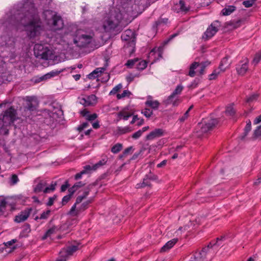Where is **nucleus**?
Instances as JSON below:
<instances>
[{
  "mask_svg": "<svg viewBox=\"0 0 261 261\" xmlns=\"http://www.w3.org/2000/svg\"><path fill=\"white\" fill-rule=\"evenodd\" d=\"M218 120L217 119H211L207 121H204L201 126V131L202 133H206L211 130L218 124Z\"/></svg>",
  "mask_w": 261,
  "mask_h": 261,
  "instance_id": "nucleus-9",
  "label": "nucleus"
},
{
  "mask_svg": "<svg viewBox=\"0 0 261 261\" xmlns=\"http://www.w3.org/2000/svg\"><path fill=\"white\" fill-rule=\"evenodd\" d=\"M24 8L27 10L21 19V23L27 36L30 39H34L40 35L44 29V25L34 4L25 5Z\"/></svg>",
  "mask_w": 261,
  "mask_h": 261,
  "instance_id": "nucleus-1",
  "label": "nucleus"
},
{
  "mask_svg": "<svg viewBox=\"0 0 261 261\" xmlns=\"http://www.w3.org/2000/svg\"><path fill=\"white\" fill-rule=\"evenodd\" d=\"M183 89L184 87L181 85H178L172 93L175 96L179 95L181 94Z\"/></svg>",
  "mask_w": 261,
  "mask_h": 261,
  "instance_id": "nucleus-48",
  "label": "nucleus"
},
{
  "mask_svg": "<svg viewBox=\"0 0 261 261\" xmlns=\"http://www.w3.org/2000/svg\"><path fill=\"white\" fill-rule=\"evenodd\" d=\"M105 70V68L102 67V68H97L93 71H94V73H95V74H96L98 77L101 73L103 72Z\"/></svg>",
  "mask_w": 261,
  "mask_h": 261,
  "instance_id": "nucleus-62",
  "label": "nucleus"
},
{
  "mask_svg": "<svg viewBox=\"0 0 261 261\" xmlns=\"http://www.w3.org/2000/svg\"><path fill=\"white\" fill-rule=\"evenodd\" d=\"M96 185L95 184L93 183L92 184L89 185L86 188L85 190V191L84 192L83 195H81L84 199H85L87 196L89 195L90 191L92 189L93 186H95Z\"/></svg>",
  "mask_w": 261,
  "mask_h": 261,
  "instance_id": "nucleus-38",
  "label": "nucleus"
},
{
  "mask_svg": "<svg viewBox=\"0 0 261 261\" xmlns=\"http://www.w3.org/2000/svg\"><path fill=\"white\" fill-rule=\"evenodd\" d=\"M7 202L5 199L0 198V215H3L6 210Z\"/></svg>",
  "mask_w": 261,
  "mask_h": 261,
  "instance_id": "nucleus-39",
  "label": "nucleus"
},
{
  "mask_svg": "<svg viewBox=\"0 0 261 261\" xmlns=\"http://www.w3.org/2000/svg\"><path fill=\"white\" fill-rule=\"evenodd\" d=\"M119 21L118 20H113L111 17L109 18L106 20L103 24V27L106 31L111 32L114 30L118 26Z\"/></svg>",
  "mask_w": 261,
  "mask_h": 261,
  "instance_id": "nucleus-13",
  "label": "nucleus"
},
{
  "mask_svg": "<svg viewBox=\"0 0 261 261\" xmlns=\"http://www.w3.org/2000/svg\"><path fill=\"white\" fill-rule=\"evenodd\" d=\"M93 40V36L83 34L81 31H77L73 38V43L77 46L83 48L87 47Z\"/></svg>",
  "mask_w": 261,
  "mask_h": 261,
  "instance_id": "nucleus-4",
  "label": "nucleus"
},
{
  "mask_svg": "<svg viewBox=\"0 0 261 261\" xmlns=\"http://www.w3.org/2000/svg\"><path fill=\"white\" fill-rule=\"evenodd\" d=\"M32 207H27L24 210L21 211L18 215L15 216L14 221L17 223L23 222L27 219L31 211Z\"/></svg>",
  "mask_w": 261,
  "mask_h": 261,
  "instance_id": "nucleus-11",
  "label": "nucleus"
},
{
  "mask_svg": "<svg viewBox=\"0 0 261 261\" xmlns=\"http://www.w3.org/2000/svg\"><path fill=\"white\" fill-rule=\"evenodd\" d=\"M228 56L224 57L219 66V69L222 72H224L227 68H229L231 64L230 62H228Z\"/></svg>",
  "mask_w": 261,
  "mask_h": 261,
  "instance_id": "nucleus-24",
  "label": "nucleus"
},
{
  "mask_svg": "<svg viewBox=\"0 0 261 261\" xmlns=\"http://www.w3.org/2000/svg\"><path fill=\"white\" fill-rule=\"evenodd\" d=\"M37 105V99L35 97H27L26 105L24 106V110L30 112L34 111L36 110Z\"/></svg>",
  "mask_w": 261,
  "mask_h": 261,
  "instance_id": "nucleus-10",
  "label": "nucleus"
},
{
  "mask_svg": "<svg viewBox=\"0 0 261 261\" xmlns=\"http://www.w3.org/2000/svg\"><path fill=\"white\" fill-rule=\"evenodd\" d=\"M236 10V7L234 6H228L223 8L221 11V13L223 16H227L231 14Z\"/></svg>",
  "mask_w": 261,
  "mask_h": 261,
  "instance_id": "nucleus-28",
  "label": "nucleus"
},
{
  "mask_svg": "<svg viewBox=\"0 0 261 261\" xmlns=\"http://www.w3.org/2000/svg\"><path fill=\"white\" fill-rule=\"evenodd\" d=\"M164 102L166 105L172 104L173 106H177L180 103V100L177 97H176V96L172 93Z\"/></svg>",
  "mask_w": 261,
  "mask_h": 261,
  "instance_id": "nucleus-23",
  "label": "nucleus"
},
{
  "mask_svg": "<svg viewBox=\"0 0 261 261\" xmlns=\"http://www.w3.org/2000/svg\"><path fill=\"white\" fill-rule=\"evenodd\" d=\"M260 59H261V53L258 52L255 54L254 57L253 58V60L252 61V62L255 65H256L258 63V62L260 61Z\"/></svg>",
  "mask_w": 261,
  "mask_h": 261,
  "instance_id": "nucleus-54",
  "label": "nucleus"
},
{
  "mask_svg": "<svg viewBox=\"0 0 261 261\" xmlns=\"http://www.w3.org/2000/svg\"><path fill=\"white\" fill-rule=\"evenodd\" d=\"M90 170H89L88 169H87L86 168V166H84V170H83L82 171H81L80 172L76 174L74 176V179L75 180H78L80 178H82V175L83 174H86V173H88V171H89Z\"/></svg>",
  "mask_w": 261,
  "mask_h": 261,
  "instance_id": "nucleus-42",
  "label": "nucleus"
},
{
  "mask_svg": "<svg viewBox=\"0 0 261 261\" xmlns=\"http://www.w3.org/2000/svg\"><path fill=\"white\" fill-rule=\"evenodd\" d=\"M139 61L138 58H135L134 59H130L127 60L126 63L125 64V66L128 68H133L136 66L137 62Z\"/></svg>",
  "mask_w": 261,
  "mask_h": 261,
  "instance_id": "nucleus-32",
  "label": "nucleus"
},
{
  "mask_svg": "<svg viewBox=\"0 0 261 261\" xmlns=\"http://www.w3.org/2000/svg\"><path fill=\"white\" fill-rule=\"evenodd\" d=\"M165 131L162 128H156L146 136V140H152L164 135Z\"/></svg>",
  "mask_w": 261,
  "mask_h": 261,
  "instance_id": "nucleus-17",
  "label": "nucleus"
},
{
  "mask_svg": "<svg viewBox=\"0 0 261 261\" xmlns=\"http://www.w3.org/2000/svg\"><path fill=\"white\" fill-rule=\"evenodd\" d=\"M34 54L37 58L44 60L50 59L52 51L45 45L36 44L34 47Z\"/></svg>",
  "mask_w": 261,
  "mask_h": 261,
  "instance_id": "nucleus-5",
  "label": "nucleus"
},
{
  "mask_svg": "<svg viewBox=\"0 0 261 261\" xmlns=\"http://www.w3.org/2000/svg\"><path fill=\"white\" fill-rule=\"evenodd\" d=\"M145 177L149 180H155L158 179V176L152 173L151 172H150L149 173L146 174L145 176Z\"/></svg>",
  "mask_w": 261,
  "mask_h": 261,
  "instance_id": "nucleus-55",
  "label": "nucleus"
},
{
  "mask_svg": "<svg viewBox=\"0 0 261 261\" xmlns=\"http://www.w3.org/2000/svg\"><path fill=\"white\" fill-rule=\"evenodd\" d=\"M96 103L97 97L94 94L88 96L86 98H82L81 101V103L83 105L84 107L93 106Z\"/></svg>",
  "mask_w": 261,
  "mask_h": 261,
  "instance_id": "nucleus-18",
  "label": "nucleus"
},
{
  "mask_svg": "<svg viewBox=\"0 0 261 261\" xmlns=\"http://www.w3.org/2000/svg\"><path fill=\"white\" fill-rule=\"evenodd\" d=\"M66 70V68H63L60 70H53L50 71V72H48V74H49V76L50 79L52 77L58 75L60 73L65 71Z\"/></svg>",
  "mask_w": 261,
  "mask_h": 261,
  "instance_id": "nucleus-43",
  "label": "nucleus"
},
{
  "mask_svg": "<svg viewBox=\"0 0 261 261\" xmlns=\"http://www.w3.org/2000/svg\"><path fill=\"white\" fill-rule=\"evenodd\" d=\"M251 123L250 120H248V121H247V124L246 125V126L244 128V132L243 133V135L242 136V139H243L248 134V133L251 130Z\"/></svg>",
  "mask_w": 261,
  "mask_h": 261,
  "instance_id": "nucleus-34",
  "label": "nucleus"
},
{
  "mask_svg": "<svg viewBox=\"0 0 261 261\" xmlns=\"http://www.w3.org/2000/svg\"><path fill=\"white\" fill-rule=\"evenodd\" d=\"M19 179L18 178V176L16 174H12L11 179H10V185H14L16 184L17 183Z\"/></svg>",
  "mask_w": 261,
  "mask_h": 261,
  "instance_id": "nucleus-58",
  "label": "nucleus"
},
{
  "mask_svg": "<svg viewBox=\"0 0 261 261\" xmlns=\"http://www.w3.org/2000/svg\"><path fill=\"white\" fill-rule=\"evenodd\" d=\"M130 131H131V130L130 129L129 127L128 126H126L125 127H118V132L120 135L124 134L129 132Z\"/></svg>",
  "mask_w": 261,
  "mask_h": 261,
  "instance_id": "nucleus-49",
  "label": "nucleus"
},
{
  "mask_svg": "<svg viewBox=\"0 0 261 261\" xmlns=\"http://www.w3.org/2000/svg\"><path fill=\"white\" fill-rule=\"evenodd\" d=\"M16 116L17 111L13 107H11L6 110L2 117L0 118V129L5 128L13 123L17 119Z\"/></svg>",
  "mask_w": 261,
  "mask_h": 261,
  "instance_id": "nucleus-3",
  "label": "nucleus"
},
{
  "mask_svg": "<svg viewBox=\"0 0 261 261\" xmlns=\"http://www.w3.org/2000/svg\"><path fill=\"white\" fill-rule=\"evenodd\" d=\"M207 248H203L201 251L195 252L189 261H204Z\"/></svg>",
  "mask_w": 261,
  "mask_h": 261,
  "instance_id": "nucleus-12",
  "label": "nucleus"
},
{
  "mask_svg": "<svg viewBox=\"0 0 261 261\" xmlns=\"http://www.w3.org/2000/svg\"><path fill=\"white\" fill-rule=\"evenodd\" d=\"M108 160V158L107 156H105L103 158H102L101 160L98 161L97 163L93 165L92 166H91L90 165H86V168L87 169H88L89 170H96L98 168H100V167L105 165L106 164Z\"/></svg>",
  "mask_w": 261,
  "mask_h": 261,
  "instance_id": "nucleus-21",
  "label": "nucleus"
},
{
  "mask_svg": "<svg viewBox=\"0 0 261 261\" xmlns=\"http://www.w3.org/2000/svg\"><path fill=\"white\" fill-rule=\"evenodd\" d=\"M179 6L180 11L187 12L189 10V8H187L185 5V2L183 0L179 1Z\"/></svg>",
  "mask_w": 261,
  "mask_h": 261,
  "instance_id": "nucleus-44",
  "label": "nucleus"
},
{
  "mask_svg": "<svg viewBox=\"0 0 261 261\" xmlns=\"http://www.w3.org/2000/svg\"><path fill=\"white\" fill-rule=\"evenodd\" d=\"M225 112L227 116L233 117L235 115L236 111L233 107V105L231 104L226 107Z\"/></svg>",
  "mask_w": 261,
  "mask_h": 261,
  "instance_id": "nucleus-31",
  "label": "nucleus"
},
{
  "mask_svg": "<svg viewBox=\"0 0 261 261\" xmlns=\"http://www.w3.org/2000/svg\"><path fill=\"white\" fill-rule=\"evenodd\" d=\"M80 113L83 117H86L87 120L90 121L94 120L97 117V115L96 113L89 114V111L86 109L81 111Z\"/></svg>",
  "mask_w": 261,
  "mask_h": 261,
  "instance_id": "nucleus-25",
  "label": "nucleus"
},
{
  "mask_svg": "<svg viewBox=\"0 0 261 261\" xmlns=\"http://www.w3.org/2000/svg\"><path fill=\"white\" fill-rule=\"evenodd\" d=\"M253 138L255 139L261 138V125L257 126L254 130L253 133Z\"/></svg>",
  "mask_w": 261,
  "mask_h": 261,
  "instance_id": "nucleus-46",
  "label": "nucleus"
},
{
  "mask_svg": "<svg viewBox=\"0 0 261 261\" xmlns=\"http://www.w3.org/2000/svg\"><path fill=\"white\" fill-rule=\"evenodd\" d=\"M142 114H143L146 117L150 118L151 115L153 114V111L152 110L149 108H144L141 111Z\"/></svg>",
  "mask_w": 261,
  "mask_h": 261,
  "instance_id": "nucleus-41",
  "label": "nucleus"
},
{
  "mask_svg": "<svg viewBox=\"0 0 261 261\" xmlns=\"http://www.w3.org/2000/svg\"><path fill=\"white\" fill-rule=\"evenodd\" d=\"M93 199H91L88 200H87L86 201L84 202L80 206L78 207H76V209L75 210V213H73L72 214H68L69 215H70L72 217H75L77 216L80 213L84 211L86 209L88 208L89 205L92 203Z\"/></svg>",
  "mask_w": 261,
  "mask_h": 261,
  "instance_id": "nucleus-16",
  "label": "nucleus"
},
{
  "mask_svg": "<svg viewBox=\"0 0 261 261\" xmlns=\"http://www.w3.org/2000/svg\"><path fill=\"white\" fill-rule=\"evenodd\" d=\"M245 61L244 63H243V61H240L236 67L238 73L241 75H244L248 69L249 60L247 58H246Z\"/></svg>",
  "mask_w": 261,
  "mask_h": 261,
  "instance_id": "nucleus-14",
  "label": "nucleus"
},
{
  "mask_svg": "<svg viewBox=\"0 0 261 261\" xmlns=\"http://www.w3.org/2000/svg\"><path fill=\"white\" fill-rule=\"evenodd\" d=\"M51 213V211L47 210L46 211L43 212L40 216L39 218L40 219L46 220L48 219Z\"/></svg>",
  "mask_w": 261,
  "mask_h": 261,
  "instance_id": "nucleus-47",
  "label": "nucleus"
},
{
  "mask_svg": "<svg viewBox=\"0 0 261 261\" xmlns=\"http://www.w3.org/2000/svg\"><path fill=\"white\" fill-rule=\"evenodd\" d=\"M47 182L44 180H39L37 184L34 186L33 191L35 193L43 192L45 194V188Z\"/></svg>",
  "mask_w": 261,
  "mask_h": 261,
  "instance_id": "nucleus-19",
  "label": "nucleus"
},
{
  "mask_svg": "<svg viewBox=\"0 0 261 261\" xmlns=\"http://www.w3.org/2000/svg\"><path fill=\"white\" fill-rule=\"evenodd\" d=\"M219 73H220V71L219 70V69L214 70L213 71V72H212V73L209 75V80H215L217 77V76L219 74Z\"/></svg>",
  "mask_w": 261,
  "mask_h": 261,
  "instance_id": "nucleus-53",
  "label": "nucleus"
},
{
  "mask_svg": "<svg viewBox=\"0 0 261 261\" xmlns=\"http://www.w3.org/2000/svg\"><path fill=\"white\" fill-rule=\"evenodd\" d=\"M142 133L139 129L137 132L134 133L132 137L134 139H138L139 138H140L142 136Z\"/></svg>",
  "mask_w": 261,
  "mask_h": 261,
  "instance_id": "nucleus-64",
  "label": "nucleus"
},
{
  "mask_svg": "<svg viewBox=\"0 0 261 261\" xmlns=\"http://www.w3.org/2000/svg\"><path fill=\"white\" fill-rule=\"evenodd\" d=\"M178 240V239L174 238L168 241L163 247H162L161 251L164 252L170 249L177 242Z\"/></svg>",
  "mask_w": 261,
  "mask_h": 261,
  "instance_id": "nucleus-26",
  "label": "nucleus"
},
{
  "mask_svg": "<svg viewBox=\"0 0 261 261\" xmlns=\"http://www.w3.org/2000/svg\"><path fill=\"white\" fill-rule=\"evenodd\" d=\"M210 64L208 62H201L199 63L198 62H194L193 63L190 67L189 75L191 77H194L195 75V69L197 67H199V75H201L204 74V70L206 66Z\"/></svg>",
  "mask_w": 261,
  "mask_h": 261,
  "instance_id": "nucleus-6",
  "label": "nucleus"
},
{
  "mask_svg": "<svg viewBox=\"0 0 261 261\" xmlns=\"http://www.w3.org/2000/svg\"><path fill=\"white\" fill-rule=\"evenodd\" d=\"M89 126V123L87 122H85L83 123L82 124L79 125L77 127V130L81 132H82L84 128L87 127Z\"/></svg>",
  "mask_w": 261,
  "mask_h": 261,
  "instance_id": "nucleus-63",
  "label": "nucleus"
},
{
  "mask_svg": "<svg viewBox=\"0 0 261 261\" xmlns=\"http://www.w3.org/2000/svg\"><path fill=\"white\" fill-rule=\"evenodd\" d=\"M50 77H49V74L46 73L45 74H44V75L41 76V77H39L38 78H36L35 81V82L36 83H40L42 81H45V80H47L48 79H49Z\"/></svg>",
  "mask_w": 261,
  "mask_h": 261,
  "instance_id": "nucleus-52",
  "label": "nucleus"
},
{
  "mask_svg": "<svg viewBox=\"0 0 261 261\" xmlns=\"http://www.w3.org/2000/svg\"><path fill=\"white\" fill-rule=\"evenodd\" d=\"M130 94L131 92L130 91H129L128 90H125L123 91V92L121 94H117V98L118 99H120L126 96L129 97Z\"/></svg>",
  "mask_w": 261,
  "mask_h": 261,
  "instance_id": "nucleus-45",
  "label": "nucleus"
},
{
  "mask_svg": "<svg viewBox=\"0 0 261 261\" xmlns=\"http://www.w3.org/2000/svg\"><path fill=\"white\" fill-rule=\"evenodd\" d=\"M189 116V111H187L183 116H182L181 117H180L178 119V120L180 122H184Z\"/></svg>",
  "mask_w": 261,
  "mask_h": 261,
  "instance_id": "nucleus-60",
  "label": "nucleus"
},
{
  "mask_svg": "<svg viewBox=\"0 0 261 261\" xmlns=\"http://www.w3.org/2000/svg\"><path fill=\"white\" fill-rule=\"evenodd\" d=\"M14 75L9 71H6L0 74V85L7 84L13 81Z\"/></svg>",
  "mask_w": 261,
  "mask_h": 261,
  "instance_id": "nucleus-15",
  "label": "nucleus"
},
{
  "mask_svg": "<svg viewBox=\"0 0 261 261\" xmlns=\"http://www.w3.org/2000/svg\"><path fill=\"white\" fill-rule=\"evenodd\" d=\"M137 188H143L146 186L150 187L151 184L149 180H148L146 178L144 177L143 182L140 184H138L136 185Z\"/></svg>",
  "mask_w": 261,
  "mask_h": 261,
  "instance_id": "nucleus-35",
  "label": "nucleus"
},
{
  "mask_svg": "<svg viewBox=\"0 0 261 261\" xmlns=\"http://www.w3.org/2000/svg\"><path fill=\"white\" fill-rule=\"evenodd\" d=\"M71 197H71L68 194L64 196L63 198H62V205H65V204H66L69 202V201L70 200Z\"/></svg>",
  "mask_w": 261,
  "mask_h": 261,
  "instance_id": "nucleus-59",
  "label": "nucleus"
},
{
  "mask_svg": "<svg viewBox=\"0 0 261 261\" xmlns=\"http://www.w3.org/2000/svg\"><path fill=\"white\" fill-rule=\"evenodd\" d=\"M242 22V20L240 19L239 20H233L231 21V23L233 25L234 28L239 27L241 25V23Z\"/></svg>",
  "mask_w": 261,
  "mask_h": 261,
  "instance_id": "nucleus-61",
  "label": "nucleus"
},
{
  "mask_svg": "<svg viewBox=\"0 0 261 261\" xmlns=\"http://www.w3.org/2000/svg\"><path fill=\"white\" fill-rule=\"evenodd\" d=\"M220 22L218 20H215L207 28L206 31L202 36L203 39L208 40L212 38L218 31L219 28L220 27Z\"/></svg>",
  "mask_w": 261,
  "mask_h": 261,
  "instance_id": "nucleus-7",
  "label": "nucleus"
},
{
  "mask_svg": "<svg viewBox=\"0 0 261 261\" xmlns=\"http://www.w3.org/2000/svg\"><path fill=\"white\" fill-rule=\"evenodd\" d=\"M43 15L46 23L56 30H62L64 25L62 17L54 14L51 10H46L43 12Z\"/></svg>",
  "mask_w": 261,
  "mask_h": 261,
  "instance_id": "nucleus-2",
  "label": "nucleus"
},
{
  "mask_svg": "<svg viewBox=\"0 0 261 261\" xmlns=\"http://www.w3.org/2000/svg\"><path fill=\"white\" fill-rule=\"evenodd\" d=\"M79 249V245H72L66 247V248H63L60 252V258H58V259H65V261H66L67 257L72 255L74 252L76 251Z\"/></svg>",
  "mask_w": 261,
  "mask_h": 261,
  "instance_id": "nucleus-8",
  "label": "nucleus"
},
{
  "mask_svg": "<svg viewBox=\"0 0 261 261\" xmlns=\"http://www.w3.org/2000/svg\"><path fill=\"white\" fill-rule=\"evenodd\" d=\"M31 226L28 223H25L23 227L21 232L19 234L20 238H26L28 236L29 233L31 232Z\"/></svg>",
  "mask_w": 261,
  "mask_h": 261,
  "instance_id": "nucleus-27",
  "label": "nucleus"
},
{
  "mask_svg": "<svg viewBox=\"0 0 261 261\" xmlns=\"http://www.w3.org/2000/svg\"><path fill=\"white\" fill-rule=\"evenodd\" d=\"M133 115V113L128 111V108H125L117 113V117L118 120L121 119L127 120Z\"/></svg>",
  "mask_w": 261,
  "mask_h": 261,
  "instance_id": "nucleus-20",
  "label": "nucleus"
},
{
  "mask_svg": "<svg viewBox=\"0 0 261 261\" xmlns=\"http://www.w3.org/2000/svg\"><path fill=\"white\" fill-rule=\"evenodd\" d=\"M145 105L153 110H157L160 106V102L158 100H147L145 102Z\"/></svg>",
  "mask_w": 261,
  "mask_h": 261,
  "instance_id": "nucleus-29",
  "label": "nucleus"
},
{
  "mask_svg": "<svg viewBox=\"0 0 261 261\" xmlns=\"http://www.w3.org/2000/svg\"><path fill=\"white\" fill-rule=\"evenodd\" d=\"M122 149V145L117 143L114 145L111 148V151L114 153H118Z\"/></svg>",
  "mask_w": 261,
  "mask_h": 261,
  "instance_id": "nucleus-40",
  "label": "nucleus"
},
{
  "mask_svg": "<svg viewBox=\"0 0 261 261\" xmlns=\"http://www.w3.org/2000/svg\"><path fill=\"white\" fill-rule=\"evenodd\" d=\"M134 150L133 146H130L124 149L123 151L122 154L120 155V158L125 157L127 156L128 154L132 152Z\"/></svg>",
  "mask_w": 261,
  "mask_h": 261,
  "instance_id": "nucleus-50",
  "label": "nucleus"
},
{
  "mask_svg": "<svg viewBox=\"0 0 261 261\" xmlns=\"http://www.w3.org/2000/svg\"><path fill=\"white\" fill-rule=\"evenodd\" d=\"M84 199V198L82 196H78L76 198L75 202L72 205L67 214H72L73 213H75V210L76 209V205L82 202Z\"/></svg>",
  "mask_w": 261,
  "mask_h": 261,
  "instance_id": "nucleus-30",
  "label": "nucleus"
},
{
  "mask_svg": "<svg viewBox=\"0 0 261 261\" xmlns=\"http://www.w3.org/2000/svg\"><path fill=\"white\" fill-rule=\"evenodd\" d=\"M58 196L54 195L53 197H50L48 198V201L46 203L47 206H50L53 205L54 201L57 199Z\"/></svg>",
  "mask_w": 261,
  "mask_h": 261,
  "instance_id": "nucleus-57",
  "label": "nucleus"
},
{
  "mask_svg": "<svg viewBox=\"0 0 261 261\" xmlns=\"http://www.w3.org/2000/svg\"><path fill=\"white\" fill-rule=\"evenodd\" d=\"M127 33L132 34V32L130 30H126L125 31V32L122 35L121 38L122 39L125 40V41H129V40H131L129 41L128 44L130 46L133 47L132 51H131V53H133L135 51V42L134 41V38L132 39V37L129 36V35H127Z\"/></svg>",
  "mask_w": 261,
  "mask_h": 261,
  "instance_id": "nucleus-22",
  "label": "nucleus"
},
{
  "mask_svg": "<svg viewBox=\"0 0 261 261\" xmlns=\"http://www.w3.org/2000/svg\"><path fill=\"white\" fill-rule=\"evenodd\" d=\"M256 0H247L243 2V5L246 7V8H249L253 6V4L255 3V2Z\"/></svg>",
  "mask_w": 261,
  "mask_h": 261,
  "instance_id": "nucleus-56",
  "label": "nucleus"
},
{
  "mask_svg": "<svg viewBox=\"0 0 261 261\" xmlns=\"http://www.w3.org/2000/svg\"><path fill=\"white\" fill-rule=\"evenodd\" d=\"M122 88V86L121 84H119L115 87H114L113 89L110 91V95H114L116 93H117L119 90Z\"/></svg>",
  "mask_w": 261,
  "mask_h": 261,
  "instance_id": "nucleus-51",
  "label": "nucleus"
},
{
  "mask_svg": "<svg viewBox=\"0 0 261 261\" xmlns=\"http://www.w3.org/2000/svg\"><path fill=\"white\" fill-rule=\"evenodd\" d=\"M168 21V18H160L157 21H155L154 24L153 25V28L154 29H156L160 25L161 23L166 24L167 23Z\"/></svg>",
  "mask_w": 261,
  "mask_h": 261,
  "instance_id": "nucleus-37",
  "label": "nucleus"
},
{
  "mask_svg": "<svg viewBox=\"0 0 261 261\" xmlns=\"http://www.w3.org/2000/svg\"><path fill=\"white\" fill-rule=\"evenodd\" d=\"M56 182L53 181L51 182V184L48 186H47V185L46 186L45 194L53 192L56 190Z\"/></svg>",
  "mask_w": 261,
  "mask_h": 261,
  "instance_id": "nucleus-36",
  "label": "nucleus"
},
{
  "mask_svg": "<svg viewBox=\"0 0 261 261\" xmlns=\"http://www.w3.org/2000/svg\"><path fill=\"white\" fill-rule=\"evenodd\" d=\"M147 65V62L145 60L140 61L139 59L138 62L136 64V68L139 70H143L145 69Z\"/></svg>",
  "mask_w": 261,
  "mask_h": 261,
  "instance_id": "nucleus-33",
  "label": "nucleus"
}]
</instances>
